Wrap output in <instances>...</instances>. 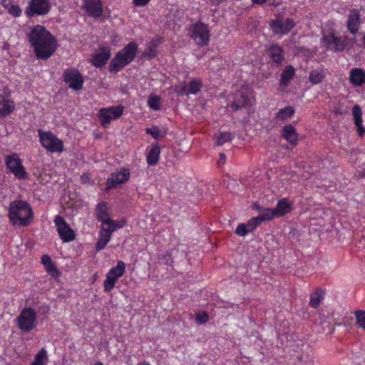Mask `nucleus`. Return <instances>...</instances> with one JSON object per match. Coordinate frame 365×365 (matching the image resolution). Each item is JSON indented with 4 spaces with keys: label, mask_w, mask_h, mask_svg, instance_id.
<instances>
[{
    "label": "nucleus",
    "mask_w": 365,
    "mask_h": 365,
    "mask_svg": "<svg viewBox=\"0 0 365 365\" xmlns=\"http://www.w3.org/2000/svg\"><path fill=\"white\" fill-rule=\"evenodd\" d=\"M63 81L69 83V87L73 90H81L83 87V79L78 70L74 68L66 69L63 74Z\"/></svg>",
    "instance_id": "obj_15"
},
{
    "label": "nucleus",
    "mask_w": 365,
    "mask_h": 365,
    "mask_svg": "<svg viewBox=\"0 0 365 365\" xmlns=\"http://www.w3.org/2000/svg\"><path fill=\"white\" fill-rule=\"evenodd\" d=\"M295 25L294 20L289 18L285 19L277 18L269 21V26L275 34H287Z\"/></svg>",
    "instance_id": "obj_14"
},
{
    "label": "nucleus",
    "mask_w": 365,
    "mask_h": 365,
    "mask_svg": "<svg viewBox=\"0 0 365 365\" xmlns=\"http://www.w3.org/2000/svg\"><path fill=\"white\" fill-rule=\"evenodd\" d=\"M36 313L31 308H24L16 318L17 326L20 330L29 332L36 325Z\"/></svg>",
    "instance_id": "obj_7"
},
{
    "label": "nucleus",
    "mask_w": 365,
    "mask_h": 365,
    "mask_svg": "<svg viewBox=\"0 0 365 365\" xmlns=\"http://www.w3.org/2000/svg\"><path fill=\"white\" fill-rule=\"evenodd\" d=\"M282 136L291 145H296L298 143V133L296 128L291 124L284 125L281 131Z\"/></svg>",
    "instance_id": "obj_23"
},
{
    "label": "nucleus",
    "mask_w": 365,
    "mask_h": 365,
    "mask_svg": "<svg viewBox=\"0 0 365 365\" xmlns=\"http://www.w3.org/2000/svg\"><path fill=\"white\" fill-rule=\"evenodd\" d=\"M360 17L359 10L353 9L350 11L346 22L347 29L350 33L355 34L358 32L361 23Z\"/></svg>",
    "instance_id": "obj_22"
},
{
    "label": "nucleus",
    "mask_w": 365,
    "mask_h": 365,
    "mask_svg": "<svg viewBox=\"0 0 365 365\" xmlns=\"http://www.w3.org/2000/svg\"><path fill=\"white\" fill-rule=\"evenodd\" d=\"M326 77V70L324 68H317L312 71L309 75V81L313 85L322 83Z\"/></svg>",
    "instance_id": "obj_29"
},
{
    "label": "nucleus",
    "mask_w": 365,
    "mask_h": 365,
    "mask_svg": "<svg viewBox=\"0 0 365 365\" xmlns=\"http://www.w3.org/2000/svg\"><path fill=\"white\" fill-rule=\"evenodd\" d=\"M123 110L124 107L122 106L101 108L98 115L101 124L105 128L107 127L112 120H116L122 115Z\"/></svg>",
    "instance_id": "obj_11"
},
{
    "label": "nucleus",
    "mask_w": 365,
    "mask_h": 365,
    "mask_svg": "<svg viewBox=\"0 0 365 365\" xmlns=\"http://www.w3.org/2000/svg\"><path fill=\"white\" fill-rule=\"evenodd\" d=\"M363 43H364V48H365V34L364 35V37H363Z\"/></svg>",
    "instance_id": "obj_56"
},
{
    "label": "nucleus",
    "mask_w": 365,
    "mask_h": 365,
    "mask_svg": "<svg viewBox=\"0 0 365 365\" xmlns=\"http://www.w3.org/2000/svg\"><path fill=\"white\" fill-rule=\"evenodd\" d=\"M8 88H4V94L0 95V118H5L15 110V103L11 99Z\"/></svg>",
    "instance_id": "obj_18"
},
{
    "label": "nucleus",
    "mask_w": 365,
    "mask_h": 365,
    "mask_svg": "<svg viewBox=\"0 0 365 365\" xmlns=\"http://www.w3.org/2000/svg\"><path fill=\"white\" fill-rule=\"evenodd\" d=\"M51 4L49 0H30L24 13L29 18L44 16L49 13Z\"/></svg>",
    "instance_id": "obj_8"
},
{
    "label": "nucleus",
    "mask_w": 365,
    "mask_h": 365,
    "mask_svg": "<svg viewBox=\"0 0 365 365\" xmlns=\"http://www.w3.org/2000/svg\"><path fill=\"white\" fill-rule=\"evenodd\" d=\"M45 269L52 277H58L59 275V272L53 262L48 266H46Z\"/></svg>",
    "instance_id": "obj_45"
},
{
    "label": "nucleus",
    "mask_w": 365,
    "mask_h": 365,
    "mask_svg": "<svg viewBox=\"0 0 365 365\" xmlns=\"http://www.w3.org/2000/svg\"><path fill=\"white\" fill-rule=\"evenodd\" d=\"M202 81L200 79H193L187 84H182L176 86L175 92L180 95L196 94L202 88Z\"/></svg>",
    "instance_id": "obj_20"
},
{
    "label": "nucleus",
    "mask_w": 365,
    "mask_h": 365,
    "mask_svg": "<svg viewBox=\"0 0 365 365\" xmlns=\"http://www.w3.org/2000/svg\"><path fill=\"white\" fill-rule=\"evenodd\" d=\"M41 262L43 264V266L46 267V266H48L52 262V260L48 255H43L41 257Z\"/></svg>",
    "instance_id": "obj_47"
},
{
    "label": "nucleus",
    "mask_w": 365,
    "mask_h": 365,
    "mask_svg": "<svg viewBox=\"0 0 365 365\" xmlns=\"http://www.w3.org/2000/svg\"><path fill=\"white\" fill-rule=\"evenodd\" d=\"M9 217L14 225L27 227L33 219V212L26 202L16 200L10 203Z\"/></svg>",
    "instance_id": "obj_2"
},
{
    "label": "nucleus",
    "mask_w": 365,
    "mask_h": 365,
    "mask_svg": "<svg viewBox=\"0 0 365 365\" xmlns=\"http://www.w3.org/2000/svg\"><path fill=\"white\" fill-rule=\"evenodd\" d=\"M294 75V68L292 66H287L281 75L280 83L287 86Z\"/></svg>",
    "instance_id": "obj_33"
},
{
    "label": "nucleus",
    "mask_w": 365,
    "mask_h": 365,
    "mask_svg": "<svg viewBox=\"0 0 365 365\" xmlns=\"http://www.w3.org/2000/svg\"><path fill=\"white\" fill-rule=\"evenodd\" d=\"M130 178V171L128 169L122 168L115 173H113L108 178L106 185L108 189L113 188L118 185L125 183Z\"/></svg>",
    "instance_id": "obj_19"
},
{
    "label": "nucleus",
    "mask_w": 365,
    "mask_h": 365,
    "mask_svg": "<svg viewBox=\"0 0 365 365\" xmlns=\"http://www.w3.org/2000/svg\"><path fill=\"white\" fill-rule=\"evenodd\" d=\"M160 148L158 144H153L147 153L146 160L149 165H155L159 160Z\"/></svg>",
    "instance_id": "obj_27"
},
{
    "label": "nucleus",
    "mask_w": 365,
    "mask_h": 365,
    "mask_svg": "<svg viewBox=\"0 0 365 365\" xmlns=\"http://www.w3.org/2000/svg\"><path fill=\"white\" fill-rule=\"evenodd\" d=\"M39 141L42 147L50 153H61L63 150V143L51 131L38 130Z\"/></svg>",
    "instance_id": "obj_5"
},
{
    "label": "nucleus",
    "mask_w": 365,
    "mask_h": 365,
    "mask_svg": "<svg viewBox=\"0 0 365 365\" xmlns=\"http://www.w3.org/2000/svg\"><path fill=\"white\" fill-rule=\"evenodd\" d=\"M8 13L15 17H19L22 14V9L20 8V6L17 4H11L10 6L7 9Z\"/></svg>",
    "instance_id": "obj_40"
},
{
    "label": "nucleus",
    "mask_w": 365,
    "mask_h": 365,
    "mask_svg": "<svg viewBox=\"0 0 365 365\" xmlns=\"http://www.w3.org/2000/svg\"><path fill=\"white\" fill-rule=\"evenodd\" d=\"M233 138V135L230 132H220L215 135L217 145H222L225 143L230 142Z\"/></svg>",
    "instance_id": "obj_36"
},
{
    "label": "nucleus",
    "mask_w": 365,
    "mask_h": 365,
    "mask_svg": "<svg viewBox=\"0 0 365 365\" xmlns=\"http://www.w3.org/2000/svg\"><path fill=\"white\" fill-rule=\"evenodd\" d=\"M246 225H247V228L250 232H252L257 227L255 221H252V218L247 222Z\"/></svg>",
    "instance_id": "obj_48"
},
{
    "label": "nucleus",
    "mask_w": 365,
    "mask_h": 365,
    "mask_svg": "<svg viewBox=\"0 0 365 365\" xmlns=\"http://www.w3.org/2000/svg\"><path fill=\"white\" fill-rule=\"evenodd\" d=\"M83 9L93 18H100L103 13L101 0H83Z\"/></svg>",
    "instance_id": "obj_16"
},
{
    "label": "nucleus",
    "mask_w": 365,
    "mask_h": 365,
    "mask_svg": "<svg viewBox=\"0 0 365 365\" xmlns=\"http://www.w3.org/2000/svg\"><path fill=\"white\" fill-rule=\"evenodd\" d=\"M125 224L124 220H114L109 219L101 222L99 237L96 244V250L99 252L104 249L111 239V235L117 229L122 228Z\"/></svg>",
    "instance_id": "obj_4"
},
{
    "label": "nucleus",
    "mask_w": 365,
    "mask_h": 365,
    "mask_svg": "<svg viewBox=\"0 0 365 365\" xmlns=\"http://www.w3.org/2000/svg\"><path fill=\"white\" fill-rule=\"evenodd\" d=\"M252 221H255L256 224L258 225H259L262 222H265L264 220H262V217L261 215H259V216L257 217H252Z\"/></svg>",
    "instance_id": "obj_49"
},
{
    "label": "nucleus",
    "mask_w": 365,
    "mask_h": 365,
    "mask_svg": "<svg viewBox=\"0 0 365 365\" xmlns=\"http://www.w3.org/2000/svg\"><path fill=\"white\" fill-rule=\"evenodd\" d=\"M4 161L7 170L17 179L21 180L27 179L28 173L23 165L21 159L17 153H14L6 155Z\"/></svg>",
    "instance_id": "obj_6"
},
{
    "label": "nucleus",
    "mask_w": 365,
    "mask_h": 365,
    "mask_svg": "<svg viewBox=\"0 0 365 365\" xmlns=\"http://www.w3.org/2000/svg\"><path fill=\"white\" fill-rule=\"evenodd\" d=\"M327 48L334 51H343L349 43L347 36L338 37L333 33L324 35L322 38Z\"/></svg>",
    "instance_id": "obj_12"
},
{
    "label": "nucleus",
    "mask_w": 365,
    "mask_h": 365,
    "mask_svg": "<svg viewBox=\"0 0 365 365\" xmlns=\"http://www.w3.org/2000/svg\"><path fill=\"white\" fill-rule=\"evenodd\" d=\"M158 259L162 263L166 265H170L173 262L171 254L168 251L160 255Z\"/></svg>",
    "instance_id": "obj_42"
},
{
    "label": "nucleus",
    "mask_w": 365,
    "mask_h": 365,
    "mask_svg": "<svg viewBox=\"0 0 365 365\" xmlns=\"http://www.w3.org/2000/svg\"><path fill=\"white\" fill-rule=\"evenodd\" d=\"M54 222L61 239L63 242H71L75 239V232L66 220L60 215H56Z\"/></svg>",
    "instance_id": "obj_13"
},
{
    "label": "nucleus",
    "mask_w": 365,
    "mask_h": 365,
    "mask_svg": "<svg viewBox=\"0 0 365 365\" xmlns=\"http://www.w3.org/2000/svg\"><path fill=\"white\" fill-rule=\"evenodd\" d=\"M137 49L138 46L136 43H129L111 60L109 65V71L113 73H117L131 63L136 56Z\"/></svg>",
    "instance_id": "obj_3"
},
{
    "label": "nucleus",
    "mask_w": 365,
    "mask_h": 365,
    "mask_svg": "<svg viewBox=\"0 0 365 365\" xmlns=\"http://www.w3.org/2000/svg\"><path fill=\"white\" fill-rule=\"evenodd\" d=\"M148 106L153 110L160 109V98L158 96L151 95L148 100Z\"/></svg>",
    "instance_id": "obj_37"
},
{
    "label": "nucleus",
    "mask_w": 365,
    "mask_h": 365,
    "mask_svg": "<svg viewBox=\"0 0 365 365\" xmlns=\"http://www.w3.org/2000/svg\"><path fill=\"white\" fill-rule=\"evenodd\" d=\"M110 48L108 46H101L99 51L92 58L91 63L96 68H101L106 64L110 58Z\"/></svg>",
    "instance_id": "obj_21"
},
{
    "label": "nucleus",
    "mask_w": 365,
    "mask_h": 365,
    "mask_svg": "<svg viewBox=\"0 0 365 365\" xmlns=\"http://www.w3.org/2000/svg\"><path fill=\"white\" fill-rule=\"evenodd\" d=\"M136 365H151V364H149L148 362L143 361V362H140V363L137 364Z\"/></svg>",
    "instance_id": "obj_54"
},
{
    "label": "nucleus",
    "mask_w": 365,
    "mask_h": 365,
    "mask_svg": "<svg viewBox=\"0 0 365 365\" xmlns=\"http://www.w3.org/2000/svg\"><path fill=\"white\" fill-rule=\"evenodd\" d=\"M208 314L206 312H199L196 313L195 319L200 324L207 323L208 322Z\"/></svg>",
    "instance_id": "obj_43"
},
{
    "label": "nucleus",
    "mask_w": 365,
    "mask_h": 365,
    "mask_svg": "<svg viewBox=\"0 0 365 365\" xmlns=\"http://www.w3.org/2000/svg\"><path fill=\"white\" fill-rule=\"evenodd\" d=\"M270 58L277 64H280L284 60L282 48L278 45H272L269 48Z\"/></svg>",
    "instance_id": "obj_30"
},
{
    "label": "nucleus",
    "mask_w": 365,
    "mask_h": 365,
    "mask_svg": "<svg viewBox=\"0 0 365 365\" xmlns=\"http://www.w3.org/2000/svg\"><path fill=\"white\" fill-rule=\"evenodd\" d=\"M95 365H103V364L101 361H97V362L95 363Z\"/></svg>",
    "instance_id": "obj_55"
},
{
    "label": "nucleus",
    "mask_w": 365,
    "mask_h": 365,
    "mask_svg": "<svg viewBox=\"0 0 365 365\" xmlns=\"http://www.w3.org/2000/svg\"><path fill=\"white\" fill-rule=\"evenodd\" d=\"M250 232L247 228V225L245 223H240L237 225L235 230V234L238 236L244 237L247 235Z\"/></svg>",
    "instance_id": "obj_41"
},
{
    "label": "nucleus",
    "mask_w": 365,
    "mask_h": 365,
    "mask_svg": "<svg viewBox=\"0 0 365 365\" xmlns=\"http://www.w3.org/2000/svg\"><path fill=\"white\" fill-rule=\"evenodd\" d=\"M255 209L261 212V215L262 217V220L264 221H269L277 217L275 211L274 209L270 208H262L258 205L255 206Z\"/></svg>",
    "instance_id": "obj_35"
},
{
    "label": "nucleus",
    "mask_w": 365,
    "mask_h": 365,
    "mask_svg": "<svg viewBox=\"0 0 365 365\" xmlns=\"http://www.w3.org/2000/svg\"><path fill=\"white\" fill-rule=\"evenodd\" d=\"M28 41L38 59L50 58L57 48V41L51 33L42 25L32 26L27 34Z\"/></svg>",
    "instance_id": "obj_1"
},
{
    "label": "nucleus",
    "mask_w": 365,
    "mask_h": 365,
    "mask_svg": "<svg viewBox=\"0 0 365 365\" xmlns=\"http://www.w3.org/2000/svg\"><path fill=\"white\" fill-rule=\"evenodd\" d=\"M294 113V109L291 106H287L281 108L276 113L275 119L277 120L284 121L291 118Z\"/></svg>",
    "instance_id": "obj_31"
},
{
    "label": "nucleus",
    "mask_w": 365,
    "mask_h": 365,
    "mask_svg": "<svg viewBox=\"0 0 365 365\" xmlns=\"http://www.w3.org/2000/svg\"><path fill=\"white\" fill-rule=\"evenodd\" d=\"M252 92L249 89H245L235 94L234 101L231 105L233 110L236 111L242 108L249 106L251 103Z\"/></svg>",
    "instance_id": "obj_17"
},
{
    "label": "nucleus",
    "mask_w": 365,
    "mask_h": 365,
    "mask_svg": "<svg viewBox=\"0 0 365 365\" xmlns=\"http://www.w3.org/2000/svg\"><path fill=\"white\" fill-rule=\"evenodd\" d=\"M352 115L358 135L360 137H363L365 135V128L362 125V111L359 105L354 106L352 108Z\"/></svg>",
    "instance_id": "obj_24"
},
{
    "label": "nucleus",
    "mask_w": 365,
    "mask_h": 365,
    "mask_svg": "<svg viewBox=\"0 0 365 365\" xmlns=\"http://www.w3.org/2000/svg\"><path fill=\"white\" fill-rule=\"evenodd\" d=\"M11 4H12L11 2V0H2L1 1V5L6 9H8V8L10 6Z\"/></svg>",
    "instance_id": "obj_50"
},
{
    "label": "nucleus",
    "mask_w": 365,
    "mask_h": 365,
    "mask_svg": "<svg viewBox=\"0 0 365 365\" xmlns=\"http://www.w3.org/2000/svg\"><path fill=\"white\" fill-rule=\"evenodd\" d=\"M125 272V264L123 261H118L115 267L111 268L106 274V279L103 282L105 292H110L115 287L117 280L121 277Z\"/></svg>",
    "instance_id": "obj_10"
},
{
    "label": "nucleus",
    "mask_w": 365,
    "mask_h": 365,
    "mask_svg": "<svg viewBox=\"0 0 365 365\" xmlns=\"http://www.w3.org/2000/svg\"><path fill=\"white\" fill-rule=\"evenodd\" d=\"M96 217L98 221L102 222L109 219L108 207L106 202H101L97 204L96 207Z\"/></svg>",
    "instance_id": "obj_26"
},
{
    "label": "nucleus",
    "mask_w": 365,
    "mask_h": 365,
    "mask_svg": "<svg viewBox=\"0 0 365 365\" xmlns=\"http://www.w3.org/2000/svg\"><path fill=\"white\" fill-rule=\"evenodd\" d=\"M253 4H258V5H262L264 4L267 0H251Z\"/></svg>",
    "instance_id": "obj_52"
},
{
    "label": "nucleus",
    "mask_w": 365,
    "mask_h": 365,
    "mask_svg": "<svg viewBox=\"0 0 365 365\" xmlns=\"http://www.w3.org/2000/svg\"><path fill=\"white\" fill-rule=\"evenodd\" d=\"M324 292L323 290L318 289L310 296V306L313 308H317L322 300L324 299Z\"/></svg>",
    "instance_id": "obj_32"
},
{
    "label": "nucleus",
    "mask_w": 365,
    "mask_h": 365,
    "mask_svg": "<svg viewBox=\"0 0 365 365\" xmlns=\"http://www.w3.org/2000/svg\"><path fill=\"white\" fill-rule=\"evenodd\" d=\"M349 81L355 86H361L365 83V71L359 68H352L349 72Z\"/></svg>",
    "instance_id": "obj_25"
},
{
    "label": "nucleus",
    "mask_w": 365,
    "mask_h": 365,
    "mask_svg": "<svg viewBox=\"0 0 365 365\" xmlns=\"http://www.w3.org/2000/svg\"><path fill=\"white\" fill-rule=\"evenodd\" d=\"M291 209V203L286 198H283L278 201L277 206L274 210L277 217H281L289 212Z\"/></svg>",
    "instance_id": "obj_28"
},
{
    "label": "nucleus",
    "mask_w": 365,
    "mask_h": 365,
    "mask_svg": "<svg viewBox=\"0 0 365 365\" xmlns=\"http://www.w3.org/2000/svg\"><path fill=\"white\" fill-rule=\"evenodd\" d=\"M220 156V160L219 162L217 163L218 165L220 166V163L222 164H224L225 162V159H226V156L224 153H220L219 155Z\"/></svg>",
    "instance_id": "obj_51"
},
{
    "label": "nucleus",
    "mask_w": 365,
    "mask_h": 365,
    "mask_svg": "<svg viewBox=\"0 0 365 365\" xmlns=\"http://www.w3.org/2000/svg\"><path fill=\"white\" fill-rule=\"evenodd\" d=\"M224 0H210V3L213 5H219L221 4Z\"/></svg>",
    "instance_id": "obj_53"
},
{
    "label": "nucleus",
    "mask_w": 365,
    "mask_h": 365,
    "mask_svg": "<svg viewBox=\"0 0 365 365\" xmlns=\"http://www.w3.org/2000/svg\"><path fill=\"white\" fill-rule=\"evenodd\" d=\"M356 324L359 327L365 329V311L357 310L355 312Z\"/></svg>",
    "instance_id": "obj_38"
},
{
    "label": "nucleus",
    "mask_w": 365,
    "mask_h": 365,
    "mask_svg": "<svg viewBox=\"0 0 365 365\" xmlns=\"http://www.w3.org/2000/svg\"><path fill=\"white\" fill-rule=\"evenodd\" d=\"M190 37L199 46H207L210 40V31L204 23L200 21L192 25Z\"/></svg>",
    "instance_id": "obj_9"
},
{
    "label": "nucleus",
    "mask_w": 365,
    "mask_h": 365,
    "mask_svg": "<svg viewBox=\"0 0 365 365\" xmlns=\"http://www.w3.org/2000/svg\"><path fill=\"white\" fill-rule=\"evenodd\" d=\"M48 362L47 352L44 348H42L35 356L31 365H46Z\"/></svg>",
    "instance_id": "obj_34"
},
{
    "label": "nucleus",
    "mask_w": 365,
    "mask_h": 365,
    "mask_svg": "<svg viewBox=\"0 0 365 365\" xmlns=\"http://www.w3.org/2000/svg\"><path fill=\"white\" fill-rule=\"evenodd\" d=\"M145 132L147 134L151 135L155 139H159L160 137H162L160 131L157 127L146 128Z\"/></svg>",
    "instance_id": "obj_44"
},
{
    "label": "nucleus",
    "mask_w": 365,
    "mask_h": 365,
    "mask_svg": "<svg viewBox=\"0 0 365 365\" xmlns=\"http://www.w3.org/2000/svg\"><path fill=\"white\" fill-rule=\"evenodd\" d=\"M150 0H133V4L135 6L142 7L146 6Z\"/></svg>",
    "instance_id": "obj_46"
},
{
    "label": "nucleus",
    "mask_w": 365,
    "mask_h": 365,
    "mask_svg": "<svg viewBox=\"0 0 365 365\" xmlns=\"http://www.w3.org/2000/svg\"><path fill=\"white\" fill-rule=\"evenodd\" d=\"M157 43L155 41H152L150 45L145 49L144 55L147 56L148 58H152L156 56V47Z\"/></svg>",
    "instance_id": "obj_39"
}]
</instances>
